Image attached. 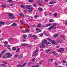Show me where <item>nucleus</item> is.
<instances>
[{
    "mask_svg": "<svg viewBox=\"0 0 67 67\" xmlns=\"http://www.w3.org/2000/svg\"><path fill=\"white\" fill-rule=\"evenodd\" d=\"M57 13H55L53 15L54 16V17H56V16H57Z\"/></svg>",
    "mask_w": 67,
    "mask_h": 67,
    "instance_id": "nucleus-21",
    "label": "nucleus"
},
{
    "mask_svg": "<svg viewBox=\"0 0 67 67\" xmlns=\"http://www.w3.org/2000/svg\"><path fill=\"white\" fill-rule=\"evenodd\" d=\"M38 15H36L34 16V18H38Z\"/></svg>",
    "mask_w": 67,
    "mask_h": 67,
    "instance_id": "nucleus-53",
    "label": "nucleus"
},
{
    "mask_svg": "<svg viewBox=\"0 0 67 67\" xmlns=\"http://www.w3.org/2000/svg\"><path fill=\"white\" fill-rule=\"evenodd\" d=\"M40 65H38L37 66H32V67H39Z\"/></svg>",
    "mask_w": 67,
    "mask_h": 67,
    "instance_id": "nucleus-26",
    "label": "nucleus"
},
{
    "mask_svg": "<svg viewBox=\"0 0 67 67\" xmlns=\"http://www.w3.org/2000/svg\"><path fill=\"white\" fill-rule=\"evenodd\" d=\"M36 1H37L38 2H39V3H42V0H36Z\"/></svg>",
    "mask_w": 67,
    "mask_h": 67,
    "instance_id": "nucleus-8",
    "label": "nucleus"
},
{
    "mask_svg": "<svg viewBox=\"0 0 67 67\" xmlns=\"http://www.w3.org/2000/svg\"><path fill=\"white\" fill-rule=\"evenodd\" d=\"M53 59H49V61L50 63H52L53 62Z\"/></svg>",
    "mask_w": 67,
    "mask_h": 67,
    "instance_id": "nucleus-9",
    "label": "nucleus"
},
{
    "mask_svg": "<svg viewBox=\"0 0 67 67\" xmlns=\"http://www.w3.org/2000/svg\"><path fill=\"white\" fill-rule=\"evenodd\" d=\"M40 47L41 48H42V47H45V44L44 43L42 42V45L40 46Z\"/></svg>",
    "mask_w": 67,
    "mask_h": 67,
    "instance_id": "nucleus-4",
    "label": "nucleus"
},
{
    "mask_svg": "<svg viewBox=\"0 0 67 67\" xmlns=\"http://www.w3.org/2000/svg\"><path fill=\"white\" fill-rule=\"evenodd\" d=\"M29 31H30V30L29 29H27V33H29Z\"/></svg>",
    "mask_w": 67,
    "mask_h": 67,
    "instance_id": "nucleus-59",
    "label": "nucleus"
},
{
    "mask_svg": "<svg viewBox=\"0 0 67 67\" xmlns=\"http://www.w3.org/2000/svg\"><path fill=\"white\" fill-rule=\"evenodd\" d=\"M26 65V63H25L23 64V66H25Z\"/></svg>",
    "mask_w": 67,
    "mask_h": 67,
    "instance_id": "nucleus-41",
    "label": "nucleus"
},
{
    "mask_svg": "<svg viewBox=\"0 0 67 67\" xmlns=\"http://www.w3.org/2000/svg\"><path fill=\"white\" fill-rule=\"evenodd\" d=\"M34 35L30 34L29 36V37H33Z\"/></svg>",
    "mask_w": 67,
    "mask_h": 67,
    "instance_id": "nucleus-17",
    "label": "nucleus"
},
{
    "mask_svg": "<svg viewBox=\"0 0 67 67\" xmlns=\"http://www.w3.org/2000/svg\"><path fill=\"white\" fill-rule=\"evenodd\" d=\"M4 63V64H8V63H7V62H3Z\"/></svg>",
    "mask_w": 67,
    "mask_h": 67,
    "instance_id": "nucleus-60",
    "label": "nucleus"
},
{
    "mask_svg": "<svg viewBox=\"0 0 67 67\" xmlns=\"http://www.w3.org/2000/svg\"><path fill=\"white\" fill-rule=\"evenodd\" d=\"M52 2L53 3H56V2H55V1H52Z\"/></svg>",
    "mask_w": 67,
    "mask_h": 67,
    "instance_id": "nucleus-58",
    "label": "nucleus"
},
{
    "mask_svg": "<svg viewBox=\"0 0 67 67\" xmlns=\"http://www.w3.org/2000/svg\"><path fill=\"white\" fill-rule=\"evenodd\" d=\"M52 53L54 55H56V52H55L54 51H53L52 52Z\"/></svg>",
    "mask_w": 67,
    "mask_h": 67,
    "instance_id": "nucleus-34",
    "label": "nucleus"
},
{
    "mask_svg": "<svg viewBox=\"0 0 67 67\" xmlns=\"http://www.w3.org/2000/svg\"><path fill=\"white\" fill-rule=\"evenodd\" d=\"M23 56V54H22L20 55V56H19L18 57L19 58H22Z\"/></svg>",
    "mask_w": 67,
    "mask_h": 67,
    "instance_id": "nucleus-13",
    "label": "nucleus"
},
{
    "mask_svg": "<svg viewBox=\"0 0 67 67\" xmlns=\"http://www.w3.org/2000/svg\"><path fill=\"white\" fill-rule=\"evenodd\" d=\"M22 31L23 32H24V33H26V31H25L24 30H23Z\"/></svg>",
    "mask_w": 67,
    "mask_h": 67,
    "instance_id": "nucleus-56",
    "label": "nucleus"
},
{
    "mask_svg": "<svg viewBox=\"0 0 67 67\" xmlns=\"http://www.w3.org/2000/svg\"><path fill=\"white\" fill-rule=\"evenodd\" d=\"M12 49L13 50H14V51H15L16 49V48L15 47H13L12 48Z\"/></svg>",
    "mask_w": 67,
    "mask_h": 67,
    "instance_id": "nucleus-23",
    "label": "nucleus"
},
{
    "mask_svg": "<svg viewBox=\"0 0 67 67\" xmlns=\"http://www.w3.org/2000/svg\"><path fill=\"white\" fill-rule=\"evenodd\" d=\"M49 21L50 22H54V20L52 19H50L49 20Z\"/></svg>",
    "mask_w": 67,
    "mask_h": 67,
    "instance_id": "nucleus-22",
    "label": "nucleus"
},
{
    "mask_svg": "<svg viewBox=\"0 0 67 67\" xmlns=\"http://www.w3.org/2000/svg\"><path fill=\"white\" fill-rule=\"evenodd\" d=\"M48 41H49L50 42H51V41H51V39L50 38H48Z\"/></svg>",
    "mask_w": 67,
    "mask_h": 67,
    "instance_id": "nucleus-40",
    "label": "nucleus"
},
{
    "mask_svg": "<svg viewBox=\"0 0 67 67\" xmlns=\"http://www.w3.org/2000/svg\"><path fill=\"white\" fill-rule=\"evenodd\" d=\"M36 53L35 52L33 54V56H36Z\"/></svg>",
    "mask_w": 67,
    "mask_h": 67,
    "instance_id": "nucleus-28",
    "label": "nucleus"
},
{
    "mask_svg": "<svg viewBox=\"0 0 67 67\" xmlns=\"http://www.w3.org/2000/svg\"><path fill=\"white\" fill-rule=\"evenodd\" d=\"M43 33L44 34V35H46V36H48V35H47V34H46V32H43Z\"/></svg>",
    "mask_w": 67,
    "mask_h": 67,
    "instance_id": "nucleus-15",
    "label": "nucleus"
},
{
    "mask_svg": "<svg viewBox=\"0 0 67 67\" xmlns=\"http://www.w3.org/2000/svg\"><path fill=\"white\" fill-rule=\"evenodd\" d=\"M12 40H13V38H9V41H11Z\"/></svg>",
    "mask_w": 67,
    "mask_h": 67,
    "instance_id": "nucleus-55",
    "label": "nucleus"
},
{
    "mask_svg": "<svg viewBox=\"0 0 67 67\" xmlns=\"http://www.w3.org/2000/svg\"><path fill=\"white\" fill-rule=\"evenodd\" d=\"M51 42L52 43V44H56V43H55L54 40L51 41Z\"/></svg>",
    "mask_w": 67,
    "mask_h": 67,
    "instance_id": "nucleus-10",
    "label": "nucleus"
},
{
    "mask_svg": "<svg viewBox=\"0 0 67 67\" xmlns=\"http://www.w3.org/2000/svg\"><path fill=\"white\" fill-rule=\"evenodd\" d=\"M35 58H33L32 59V62H35Z\"/></svg>",
    "mask_w": 67,
    "mask_h": 67,
    "instance_id": "nucleus-51",
    "label": "nucleus"
},
{
    "mask_svg": "<svg viewBox=\"0 0 67 67\" xmlns=\"http://www.w3.org/2000/svg\"><path fill=\"white\" fill-rule=\"evenodd\" d=\"M44 27H47V25H44Z\"/></svg>",
    "mask_w": 67,
    "mask_h": 67,
    "instance_id": "nucleus-62",
    "label": "nucleus"
},
{
    "mask_svg": "<svg viewBox=\"0 0 67 67\" xmlns=\"http://www.w3.org/2000/svg\"><path fill=\"white\" fill-rule=\"evenodd\" d=\"M38 9L39 10H40L41 11H43V9L39 7L38 8Z\"/></svg>",
    "mask_w": 67,
    "mask_h": 67,
    "instance_id": "nucleus-18",
    "label": "nucleus"
},
{
    "mask_svg": "<svg viewBox=\"0 0 67 67\" xmlns=\"http://www.w3.org/2000/svg\"><path fill=\"white\" fill-rule=\"evenodd\" d=\"M6 46L7 47H10V46L9 45H6Z\"/></svg>",
    "mask_w": 67,
    "mask_h": 67,
    "instance_id": "nucleus-44",
    "label": "nucleus"
},
{
    "mask_svg": "<svg viewBox=\"0 0 67 67\" xmlns=\"http://www.w3.org/2000/svg\"><path fill=\"white\" fill-rule=\"evenodd\" d=\"M58 52H60V53H61V52H62V51L60 50H58Z\"/></svg>",
    "mask_w": 67,
    "mask_h": 67,
    "instance_id": "nucleus-54",
    "label": "nucleus"
},
{
    "mask_svg": "<svg viewBox=\"0 0 67 67\" xmlns=\"http://www.w3.org/2000/svg\"><path fill=\"white\" fill-rule=\"evenodd\" d=\"M52 29H56V27L54 26H52L50 27H49L48 28V30H51Z\"/></svg>",
    "mask_w": 67,
    "mask_h": 67,
    "instance_id": "nucleus-2",
    "label": "nucleus"
},
{
    "mask_svg": "<svg viewBox=\"0 0 67 67\" xmlns=\"http://www.w3.org/2000/svg\"><path fill=\"white\" fill-rule=\"evenodd\" d=\"M41 25L40 24H38L37 25L38 26V27H41Z\"/></svg>",
    "mask_w": 67,
    "mask_h": 67,
    "instance_id": "nucleus-33",
    "label": "nucleus"
},
{
    "mask_svg": "<svg viewBox=\"0 0 67 67\" xmlns=\"http://www.w3.org/2000/svg\"><path fill=\"white\" fill-rule=\"evenodd\" d=\"M57 42L58 43H62V41L60 40H57Z\"/></svg>",
    "mask_w": 67,
    "mask_h": 67,
    "instance_id": "nucleus-7",
    "label": "nucleus"
},
{
    "mask_svg": "<svg viewBox=\"0 0 67 67\" xmlns=\"http://www.w3.org/2000/svg\"><path fill=\"white\" fill-rule=\"evenodd\" d=\"M33 37L34 38V39H36L37 38V36L35 35H33Z\"/></svg>",
    "mask_w": 67,
    "mask_h": 67,
    "instance_id": "nucleus-20",
    "label": "nucleus"
},
{
    "mask_svg": "<svg viewBox=\"0 0 67 67\" xmlns=\"http://www.w3.org/2000/svg\"><path fill=\"white\" fill-rule=\"evenodd\" d=\"M11 25V26H16L17 25L15 23H13Z\"/></svg>",
    "mask_w": 67,
    "mask_h": 67,
    "instance_id": "nucleus-14",
    "label": "nucleus"
},
{
    "mask_svg": "<svg viewBox=\"0 0 67 67\" xmlns=\"http://www.w3.org/2000/svg\"><path fill=\"white\" fill-rule=\"evenodd\" d=\"M36 31H38V30H39V29H38V28H36Z\"/></svg>",
    "mask_w": 67,
    "mask_h": 67,
    "instance_id": "nucleus-61",
    "label": "nucleus"
},
{
    "mask_svg": "<svg viewBox=\"0 0 67 67\" xmlns=\"http://www.w3.org/2000/svg\"><path fill=\"white\" fill-rule=\"evenodd\" d=\"M55 66H57L58 65V63H57V61H55Z\"/></svg>",
    "mask_w": 67,
    "mask_h": 67,
    "instance_id": "nucleus-29",
    "label": "nucleus"
},
{
    "mask_svg": "<svg viewBox=\"0 0 67 67\" xmlns=\"http://www.w3.org/2000/svg\"><path fill=\"white\" fill-rule=\"evenodd\" d=\"M32 46V45H27V47H30Z\"/></svg>",
    "mask_w": 67,
    "mask_h": 67,
    "instance_id": "nucleus-39",
    "label": "nucleus"
},
{
    "mask_svg": "<svg viewBox=\"0 0 67 67\" xmlns=\"http://www.w3.org/2000/svg\"><path fill=\"white\" fill-rule=\"evenodd\" d=\"M8 41H5L4 42V43L5 44H8Z\"/></svg>",
    "mask_w": 67,
    "mask_h": 67,
    "instance_id": "nucleus-50",
    "label": "nucleus"
},
{
    "mask_svg": "<svg viewBox=\"0 0 67 67\" xmlns=\"http://www.w3.org/2000/svg\"><path fill=\"white\" fill-rule=\"evenodd\" d=\"M20 50V48H18L17 50V51H16V53H18V51H19V50Z\"/></svg>",
    "mask_w": 67,
    "mask_h": 67,
    "instance_id": "nucleus-43",
    "label": "nucleus"
},
{
    "mask_svg": "<svg viewBox=\"0 0 67 67\" xmlns=\"http://www.w3.org/2000/svg\"><path fill=\"white\" fill-rule=\"evenodd\" d=\"M57 25V24L55 23H53V26H56Z\"/></svg>",
    "mask_w": 67,
    "mask_h": 67,
    "instance_id": "nucleus-27",
    "label": "nucleus"
},
{
    "mask_svg": "<svg viewBox=\"0 0 67 67\" xmlns=\"http://www.w3.org/2000/svg\"><path fill=\"white\" fill-rule=\"evenodd\" d=\"M43 36V34L42 33H41L40 34V37H42V36Z\"/></svg>",
    "mask_w": 67,
    "mask_h": 67,
    "instance_id": "nucleus-46",
    "label": "nucleus"
},
{
    "mask_svg": "<svg viewBox=\"0 0 67 67\" xmlns=\"http://www.w3.org/2000/svg\"><path fill=\"white\" fill-rule=\"evenodd\" d=\"M42 43H44V44L45 43L46 44L47 46H48V43H47V41L46 40H44V41H42Z\"/></svg>",
    "mask_w": 67,
    "mask_h": 67,
    "instance_id": "nucleus-5",
    "label": "nucleus"
},
{
    "mask_svg": "<svg viewBox=\"0 0 67 67\" xmlns=\"http://www.w3.org/2000/svg\"><path fill=\"white\" fill-rule=\"evenodd\" d=\"M23 37L24 38H25L26 37H27V36H26V35H24L23 36Z\"/></svg>",
    "mask_w": 67,
    "mask_h": 67,
    "instance_id": "nucleus-31",
    "label": "nucleus"
},
{
    "mask_svg": "<svg viewBox=\"0 0 67 67\" xmlns=\"http://www.w3.org/2000/svg\"><path fill=\"white\" fill-rule=\"evenodd\" d=\"M8 15L9 16H12L13 15L12 14H11L10 13H9L8 14Z\"/></svg>",
    "mask_w": 67,
    "mask_h": 67,
    "instance_id": "nucleus-30",
    "label": "nucleus"
},
{
    "mask_svg": "<svg viewBox=\"0 0 67 67\" xmlns=\"http://www.w3.org/2000/svg\"><path fill=\"white\" fill-rule=\"evenodd\" d=\"M63 64H65L66 63V61L65 60H64L63 61Z\"/></svg>",
    "mask_w": 67,
    "mask_h": 67,
    "instance_id": "nucleus-42",
    "label": "nucleus"
},
{
    "mask_svg": "<svg viewBox=\"0 0 67 67\" xmlns=\"http://www.w3.org/2000/svg\"><path fill=\"white\" fill-rule=\"evenodd\" d=\"M6 54L7 55H8L7 57H8V58H9V57H10V56H12V54H11L10 53H6Z\"/></svg>",
    "mask_w": 67,
    "mask_h": 67,
    "instance_id": "nucleus-6",
    "label": "nucleus"
},
{
    "mask_svg": "<svg viewBox=\"0 0 67 67\" xmlns=\"http://www.w3.org/2000/svg\"><path fill=\"white\" fill-rule=\"evenodd\" d=\"M5 24V23L4 22L0 21V24L1 25H4Z\"/></svg>",
    "mask_w": 67,
    "mask_h": 67,
    "instance_id": "nucleus-11",
    "label": "nucleus"
},
{
    "mask_svg": "<svg viewBox=\"0 0 67 67\" xmlns=\"http://www.w3.org/2000/svg\"><path fill=\"white\" fill-rule=\"evenodd\" d=\"M9 18L10 19H13L14 18V17H13V15H12L11 16H10Z\"/></svg>",
    "mask_w": 67,
    "mask_h": 67,
    "instance_id": "nucleus-25",
    "label": "nucleus"
},
{
    "mask_svg": "<svg viewBox=\"0 0 67 67\" xmlns=\"http://www.w3.org/2000/svg\"><path fill=\"white\" fill-rule=\"evenodd\" d=\"M38 31H38V33H39V32H42V30H40L39 29Z\"/></svg>",
    "mask_w": 67,
    "mask_h": 67,
    "instance_id": "nucleus-64",
    "label": "nucleus"
},
{
    "mask_svg": "<svg viewBox=\"0 0 67 67\" xmlns=\"http://www.w3.org/2000/svg\"><path fill=\"white\" fill-rule=\"evenodd\" d=\"M18 56H19V55L18 54L14 56V57H15V58H16V57H18Z\"/></svg>",
    "mask_w": 67,
    "mask_h": 67,
    "instance_id": "nucleus-38",
    "label": "nucleus"
},
{
    "mask_svg": "<svg viewBox=\"0 0 67 67\" xmlns=\"http://www.w3.org/2000/svg\"><path fill=\"white\" fill-rule=\"evenodd\" d=\"M60 49H61V50H62V51H64V49L63 48H60Z\"/></svg>",
    "mask_w": 67,
    "mask_h": 67,
    "instance_id": "nucleus-48",
    "label": "nucleus"
},
{
    "mask_svg": "<svg viewBox=\"0 0 67 67\" xmlns=\"http://www.w3.org/2000/svg\"><path fill=\"white\" fill-rule=\"evenodd\" d=\"M5 52H6V51L5 50L1 52V53H2V54H3V53H4Z\"/></svg>",
    "mask_w": 67,
    "mask_h": 67,
    "instance_id": "nucleus-37",
    "label": "nucleus"
},
{
    "mask_svg": "<svg viewBox=\"0 0 67 67\" xmlns=\"http://www.w3.org/2000/svg\"><path fill=\"white\" fill-rule=\"evenodd\" d=\"M28 65H32V63H29L28 64Z\"/></svg>",
    "mask_w": 67,
    "mask_h": 67,
    "instance_id": "nucleus-52",
    "label": "nucleus"
},
{
    "mask_svg": "<svg viewBox=\"0 0 67 67\" xmlns=\"http://www.w3.org/2000/svg\"><path fill=\"white\" fill-rule=\"evenodd\" d=\"M61 36L62 38V39L65 40V38H64L63 36L62 35H61Z\"/></svg>",
    "mask_w": 67,
    "mask_h": 67,
    "instance_id": "nucleus-35",
    "label": "nucleus"
},
{
    "mask_svg": "<svg viewBox=\"0 0 67 67\" xmlns=\"http://www.w3.org/2000/svg\"><path fill=\"white\" fill-rule=\"evenodd\" d=\"M50 51V50L49 49H48V50L46 51L47 53H48Z\"/></svg>",
    "mask_w": 67,
    "mask_h": 67,
    "instance_id": "nucleus-49",
    "label": "nucleus"
},
{
    "mask_svg": "<svg viewBox=\"0 0 67 67\" xmlns=\"http://www.w3.org/2000/svg\"><path fill=\"white\" fill-rule=\"evenodd\" d=\"M49 4H53V2H49Z\"/></svg>",
    "mask_w": 67,
    "mask_h": 67,
    "instance_id": "nucleus-57",
    "label": "nucleus"
},
{
    "mask_svg": "<svg viewBox=\"0 0 67 67\" xmlns=\"http://www.w3.org/2000/svg\"><path fill=\"white\" fill-rule=\"evenodd\" d=\"M7 1L8 2H12V0H8Z\"/></svg>",
    "mask_w": 67,
    "mask_h": 67,
    "instance_id": "nucleus-36",
    "label": "nucleus"
},
{
    "mask_svg": "<svg viewBox=\"0 0 67 67\" xmlns=\"http://www.w3.org/2000/svg\"><path fill=\"white\" fill-rule=\"evenodd\" d=\"M33 5L34 7H35L36 5H35L34 4H33Z\"/></svg>",
    "mask_w": 67,
    "mask_h": 67,
    "instance_id": "nucleus-63",
    "label": "nucleus"
},
{
    "mask_svg": "<svg viewBox=\"0 0 67 67\" xmlns=\"http://www.w3.org/2000/svg\"><path fill=\"white\" fill-rule=\"evenodd\" d=\"M47 27H48V26H51V25H52V24H47Z\"/></svg>",
    "mask_w": 67,
    "mask_h": 67,
    "instance_id": "nucleus-45",
    "label": "nucleus"
},
{
    "mask_svg": "<svg viewBox=\"0 0 67 67\" xmlns=\"http://www.w3.org/2000/svg\"><path fill=\"white\" fill-rule=\"evenodd\" d=\"M20 16H21L22 17H24V15H23L22 14H20Z\"/></svg>",
    "mask_w": 67,
    "mask_h": 67,
    "instance_id": "nucleus-32",
    "label": "nucleus"
},
{
    "mask_svg": "<svg viewBox=\"0 0 67 67\" xmlns=\"http://www.w3.org/2000/svg\"><path fill=\"white\" fill-rule=\"evenodd\" d=\"M33 0H29V2H32Z\"/></svg>",
    "mask_w": 67,
    "mask_h": 67,
    "instance_id": "nucleus-47",
    "label": "nucleus"
},
{
    "mask_svg": "<svg viewBox=\"0 0 67 67\" xmlns=\"http://www.w3.org/2000/svg\"><path fill=\"white\" fill-rule=\"evenodd\" d=\"M2 7H3V8H5V7H7V6L5 4H3L2 5Z\"/></svg>",
    "mask_w": 67,
    "mask_h": 67,
    "instance_id": "nucleus-16",
    "label": "nucleus"
},
{
    "mask_svg": "<svg viewBox=\"0 0 67 67\" xmlns=\"http://www.w3.org/2000/svg\"><path fill=\"white\" fill-rule=\"evenodd\" d=\"M20 6L21 8H23V9H26L27 7H30V6L29 5H27L26 6H24L23 5H20Z\"/></svg>",
    "mask_w": 67,
    "mask_h": 67,
    "instance_id": "nucleus-1",
    "label": "nucleus"
},
{
    "mask_svg": "<svg viewBox=\"0 0 67 67\" xmlns=\"http://www.w3.org/2000/svg\"><path fill=\"white\" fill-rule=\"evenodd\" d=\"M27 7V9H29V12H31L33 10V7H31L30 8L29 7Z\"/></svg>",
    "mask_w": 67,
    "mask_h": 67,
    "instance_id": "nucleus-3",
    "label": "nucleus"
},
{
    "mask_svg": "<svg viewBox=\"0 0 67 67\" xmlns=\"http://www.w3.org/2000/svg\"><path fill=\"white\" fill-rule=\"evenodd\" d=\"M20 23L22 24L23 23V20H20Z\"/></svg>",
    "mask_w": 67,
    "mask_h": 67,
    "instance_id": "nucleus-24",
    "label": "nucleus"
},
{
    "mask_svg": "<svg viewBox=\"0 0 67 67\" xmlns=\"http://www.w3.org/2000/svg\"><path fill=\"white\" fill-rule=\"evenodd\" d=\"M58 36V34H57L56 35H54L53 36V37H54L55 38V37H57V36Z\"/></svg>",
    "mask_w": 67,
    "mask_h": 67,
    "instance_id": "nucleus-19",
    "label": "nucleus"
},
{
    "mask_svg": "<svg viewBox=\"0 0 67 67\" xmlns=\"http://www.w3.org/2000/svg\"><path fill=\"white\" fill-rule=\"evenodd\" d=\"M27 45V44L26 43H24V44H22L21 45V46H26Z\"/></svg>",
    "mask_w": 67,
    "mask_h": 67,
    "instance_id": "nucleus-12",
    "label": "nucleus"
}]
</instances>
